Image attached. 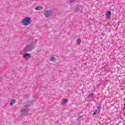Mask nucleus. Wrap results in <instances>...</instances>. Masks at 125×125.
Listing matches in <instances>:
<instances>
[{"instance_id": "obj_14", "label": "nucleus", "mask_w": 125, "mask_h": 125, "mask_svg": "<svg viewBox=\"0 0 125 125\" xmlns=\"http://www.w3.org/2000/svg\"><path fill=\"white\" fill-rule=\"evenodd\" d=\"M100 108H101V106L99 105V106H97V110H100Z\"/></svg>"}, {"instance_id": "obj_13", "label": "nucleus", "mask_w": 125, "mask_h": 125, "mask_svg": "<svg viewBox=\"0 0 125 125\" xmlns=\"http://www.w3.org/2000/svg\"><path fill=\"white\" fill-rule=\"evenodd\" d=\"M69 2H74V1H75V0H68Z\"/></svg>"}, {"instance_id": "obj_11", "label": "nucleus", "mask_w": 125, "mask_h": 125, "mask_svg": "<svg viewBox=\"0 0 125 125\" xmlns=\"http://www.w3.org/2000/svg\"><path fill=\"white\" fill-rule=\"evenodd\" d=\"M56 60V58H55V57H52L50 59V61L53 62V61H54V60Z\"/></svg>"}, {"instance_id": "obj_3", "label": "nucleus", "mask_w": 125, "mask_h": 125, "mask_svg": "<svg viewBox=\"0 0 125 125\" xmlns=\"http://www.w3.org/2000/svg\"><path fill=\"white\" fill-rule=\"evenodd\" d=\"M31 58V55H30V54H27V53H24L23 54V58H24V59H26V60H27V59H29V58Z\"/></svg>"}, {"instance_id": "obj_10", "label": "nucleus", "mask_w": 125, "mask_h": 125, "mask_svg": "<svg viewBox=\"0 0 125 125\" xmlns=\"http://www.w3.org/2000/svg\"><path fill=\"white\" fill-rule=\"evenodd\" d=\"M99 111H100V109L96 110L93 113V115H97L98 113H99Z\"/></svg>"}, {"instance_id": "obj_7", "label": "nucleus", "mask_w": 125, "mask_h": 125, "mask_svg": "<svg viewBox=\"0 0 125 125\" xmlns=\"http://www.w3.org/2000/svg\"><path fill=\"white\" fill-rule=\"evenodd\" d=\"M27 110H25V109H21V115H25V114H27Z\"/></svg>"}, {"instance_id": "obj_1", "label": "nucleus", "mask_w": 125, "mask_h": 125, "mask_svg": "<svg viewBox=\"0 0 125 125\" xmlns=\"http://www.w3.org/2000/svg\"><path fill=\"white\" fill-rule=\"evenodd\" d=\"M21 24H22L23 26H28V25L32 24V20L31 19V18H24L21 21Z\"/></svg>"}, {"instance_id": "obj_15", "label": "nucleus", "mask_w": 125, "mask_h": 125, "mask_svg": "<svg viewBox=\"0 0 125 125\" xmlns=\"http://www.w3.org/2000/svg\"><path fill=\"white\" fill-rule=\"evenodd\" d=\"M25 107H26V108H27V107H28V106L26 104L24 105Z\"/></svg>"}, {"instance_id": "obj_9", "label": "nucleus", "mask_w": 125, "mask_h": 125, "mask_svg": "<svg viewBox=\"0 0 125 125\" xmlns=\"http://www.w3.org/2000/svg\"><path fill=\"white\" fill-rule=\"evenodd\" d=\"M94 96L95 95H94V94L93 93L90 94L89 95V97H90V98H94Z\"/></svg>"}, {"instance_id": "obj_8", "label": "nucleus", "mask_w": 125, "mask_h": 125, "mask_svg": "<svg viewBox=\"0 0 125 125\" xmlns=\"http://www.w3.org/2000/svg\"><path fill=\"white\" fill-rule=\"evenodd\" d=\"M16 102V101L15 100V99L12 100L10 103V106H13V105L15 104Z\"/></svg>"}, {"instance_id": "obj_6", "label": "nucleus", "mask_w": 125, "mask_h": 125, "mask_svg": "<svg viewBox=\"0 0 125 125\" xmlns=\"http://www.w3.org/2000/svg\"><path fill=\"white\" fill-rule=\"evenodd\" d=\"M67 102H68V100L67 99H64L62 101V102L61 103V105H65V104H67Z\"/></svg>"}, {"instance_id": "obj_4", "label": "nucleus", "mask_w": 125, "mask_h": 125, "mask_svg": "<svg viewBox=\"0 0 125 125\" xmlns=\"http://www.w3.org/2000/svg\"><path fill=\"white\" fill-rule=\"evenodd\" d=\"M111 11H109L105 14L106 17L107 18V19H111Z\"/></svg>"}, {"instance_id": "obj_16", "label": "nucleus", "mask_w": 125, "mask_h": 125, "mask_svg": "<svg viewBox=\"0 0 125 125\" xmlns=\"http://www.w3.org/2000/svg\"><path fill=\"white\" fill-rule=\"evenodd\" d=\"M124 115H125V111L123 112Z\"/></svg>"}, {"instance_id": "obj_2", "label": "nucleus", "mask_w": 125, "mask_h": 125, "mask_svg": "<svg viewBox=\"0 0 125 125\" xmlns=\"http://www.w3.org/2000/svg\"><path fill=\"white\" fill-rule=\"evenodd\" d=\"M43 15L45 17L48 18V17L52 16V11L51 10H46L43 13Z\"/></svg>"}, {"instance_id": "obj_5", "label": "nucleus", "mask_w": 125, "mask_h": 125, "mask_svg": "<svg viewBox=\"0 0 125 125\" xmlns=\"http://www.w3.org/2000/svg\"><path fill=\"white\" fill-rule=\"evenodd\" d=\"M35 10H42L43 7L42 6H38L34 8Z\"/></svg>"}, {"instance_id": "obj_12", "label": "nucleus", "mask_w": 125, "mask_h": 125, "mask_svg": "<svg viewBox=\"0 0 125 125\" xmlns=\"http://www.w3.org/2000/svg\"><path fill=\"white\" fill-rule=\"evenodd\" d=\"M77 41H78V42H77L78 45H79V44H81V40H80V39H78Z\"/></svg>"}]
</instances>
